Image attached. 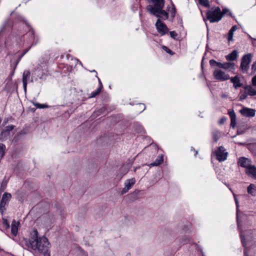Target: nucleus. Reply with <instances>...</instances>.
<instances>
[{"instance_id":"34","label":"nucleus","mask_w":256,"mask_h":256,"mask_svg":"<svg viewBox=\"0 0 256 256\" xmlns=\"http://www.w3.org/2000/svg\"><path fill=\"white\" fill-rule=\"evenodd\" d=\"M6 184H7V182L6 181H4V180L2 181V182L1 184V186L0 188V192H2L5 190L6 186Z\"/></svg>"},{"instance_id":"10","label":"nucleus","mask_w":256,"mask_h":256,"mask_svg":"<svg viewBox=\"0 0 256 256\" xmlns=\"http://www.w3.org/2000/svg\"><path fill=\"white\" fill-rule=\"evenodd\" d=\"M240 113L244 116L253 117L255 116V110L254 109L244 107L240 110Z\"/></svg>"},{"instance_id":"7","label":"nucleus","mask_w":256,"mask_h":256,"mask_svg":"<svg viewBox=\"0 0 256 256\" xmlns=\"http://www.w3.org/2000/svg\"><path fill=\"white\" fill-rule=\"evenodd\" d=\"M14 128L13 125H8L2 131L0 134V138L2 141L6 140L10 136V132Z\"/></svg>"},{"instance_id":"30","label":"nucleus","mask_w":256,"mask_h":256,"mask_svg":"<svg viewBox=\"0 0 256 256\" xmlns=\"http://www.w3.org/2000/svg\"><path fill=\"white\" fill-rule=\"evenodd\" d=\"M170 15L172 18H174L176 16V10L174 4L172 3V8L170 11Z\"/></svg>"},{"instance_id":"19","label":"nucleus","mask_w":256,"mask_h":256,"mask_svg":"<svg viewBox=\"0 0 256 256\" xmlns=\"http://www.w3.org/2000/svg\"><path fill=\"white\" fill-rule=\"evenodd\" d=\"M222 68L224 70H234V64L232 62H225L223 63Z\"/></svg>"},{"instance_id":"24","label":"nucleus","mask_w":256,"mask_h":256,"mask_svg":"<svg viewBox=\"0 0 256 256\" xmlns=\"http://www.w3.org/2000/svg\"><path fill=\"white\" fill-rule=\"evenodd\" d=\"M12 197V195L10 194L8 192H4L2 195V200L3 201H5L6 203L10 201V198Z\"/></svg>"},{"instance_id":"40","label":"nucleus","mask_w":256,"mask_h":256,"mask_svg":"<svg viewBox=\"0 0 256 256\" xmlns=\"http://www.w3.org/2000/svg\"><path fill=\"white\" fill-rule=\"evenodd\" d=\"M164 50H166V51L168 53V54H173V52H172L170 50L168 49L167 47H166V46H164Z\"/></svg>"},{"instance_id":"45","label":"nucleus","mask_w":256,"mask_h":256,"mask_svg":"<svg viewBox=\"0 0 256 256\" xmlns=\"http://www.w3.org/2000/svg\"><path fill=\"white\" fill-rule=\"evenodd\" d=\"M237 26L235 25L232 26L230 30L233 32H234L237 30Z\"/></svg>"},{"instance_id":"48","label":"nucleus","mask_w":256,"mask_h":256,"mask_svg":"<svg viewBox=\"0 0 256 256\" xmlns=\"http://www.w3.org/2000/svg\"><path fill=\"white\" fill-rule=\"evenodd\" d=\"M234 200H235V202H236V206L238 207V200H237V199L236 198H235Z\"/></svg>"},{"instance_id":"18","label":"nucleus","mask_w":256,"mask_h":256,"mask_svg":"<svg viewBox=\"0 0 256 256\" xmlns=\"http://www.w3.org/2000/svg\"><path fill=\"white\" fill-rule=\"evenodd\" d=\"M244 90L247 92L248 94L250 96H256V90L250 85L244 86Z\"/></svg>"},{"instance_id":"43","label":"nucleus","mask_w":256,"mask_h":256,"mask_svg":"<svg viewBox=\"0 0 256 256\" xmlns=\"http://www.w3.org/2000/svg\"><path fill=\"white\" fill-rule=\"evenodd\" d=\"M252 69L254 71H256V61L254 62V64L252 65Z\"/></svg>"},{"instance_id":"11","label":"nucleus","mask_w":256,"mask_h":256,"mask_svg":"<svg viewBox=\"0 0 256 256\" xmlns=\"http://www.w3.org/2000/svg\"><path fill=\"white\" fill-rule=\"evenodd\" d=\"M152 14L154 15L157 18H162L164 20H166L168 18V13L162 9H161L160 10H156Z\"/></svg>"},{"instance_id":"16","label":"nucleus","mask_w":256,"mask_h":256,"mask_svg":"<svg viewBox=\"0 0 256 256\" xmlns=\"http://www.w3.org/2000/svg\"><path fill=\"white\" fill-rule=\"evenodd\" d=\"M19 224L18 222H16V220H12L11 225V233L14 236L17 235Z\"/></svg>"},{"instance_id":"15","label":"nucleus","mask_w":256,"mask_h":256,"mask_svg":"<svg viewBox=\"0 0 256 256\" xmlns=\"http://www.w3.org/2000/svg\"><path fill=\"white\" fill-rule=\"evenodd\" d=\"M30 76V72L29 70H24L22 75V83L24 90H26L28 80Z\"/></svg>"},{"instance_id":"51","label":"nucleus","mask_w":256,"mask_h":256,"mask_svg":"<svg viewBox=\"0 0 256 256\" xmlns=\"http://www.w3.org/2000/svg\"><path fill=\"white\" fill-rule=\"evenodd\" d=\"M44 256H50V253L46 254Z\"/></svg>"},{"instance_id":"47","label":"nucleus","mask_w":256,"mask_h":256,"mask_svg":"<svg viewBox=\"0 0 256 256\" xmlns=\"http://www.w3.org/2000/svg\"><path fill=\"white\" fill-rule=\"evenodd\" d=\"M28 34H29L30 35L32 36H33V35L34 34V32L32 30L28 32Z\"/></svg>"},{"instance_id":"5","label":"nucleus","mask_w":256,"mask_h":256,"mask_svg":"<svg viewBox=\"0 0 256 256\" xmlns=\"http://www.w3.org/2000/svg\"><path fill=\"white\" fill-rule=\"evenodd\" d=\"M252 54H248L244 55L241 60L240 68L244 72H246L249 68V64L252 61Z\"/></svg>"},{"instance_id":"29","label":"nucleus","mask_w":256,"mask_h":256,"mask_svg":"<svg viewBox=\"0 0 256 256\" xmlns=\"http://www.w3.org/2000/svg\"><path fill=\"white\" fill-rule=\"evenodd\" d=\"M34 105L38 108H44L48 107V106L46 104H40L37 102L34 103Z\"/></svg>"},{"instance_id":"20","label":"nucleus","mask_w":256,"mask_h":256,"mask_svg":"<svg viewBox=\"0 0 256 256\" xmlns=\"http://www.w3.org/2000/svg\"><path fill=\"white\" fill-rule=\"evenodd\" d=\"M163 160H164L162 156H159L156 158V159L154 162L150 164L149 166L150 167L159 166L163 162Z\"/></svg>"},{"instance_id":"32","label":"nucleus","mask_w":256,"mask_h":256,"mask_svg":"<svg viewBox=\"0 0 256 256\" xmlns=\"http://www.w3.org/2000/svg\"><path fill=\"white\" fill-rule=\"evenodd\" d=\"M228 114L230 118V120H236V115L234 110L228 112Z\"/></svg>"},{"instance_id":"35","label":"nucleus","mask_w":256,"mask_h":256,"mask_svg":"<svg viewBox=\"0 0 256 256\" xmlns=\"http://www.w3.org/2000/svg\"><path fill=\"white\" fill-rule=\"evenodd\" d=\"M240 238H241V240H242V246H245L246 244V242L244 241V236H243L242 232L240 233Z\"/></svg>"},{"instance_id":"9","label":"nucleus","mask_w":256,"mask_h":256,"mask_svg":"<svg viewBox=\"0 0 256 256\" xmlns=\"http://www.w3.org/2000/svg\"><path fill=\"white\" fill-rule=\"evenodd\" d=\"M136 180L134 178L128 179L126 180L124 182V188L122 190V194H124L127 192L135 184Z\"/></svg>"},{"instance_id":"37","label":"nucleus","mask_w":256,"mask_h":256,"mask_svg":"<svg viewBox=\"0 0 256 256\" xmlns=\"http://www.w3.org/2000/svg\"><path fill=\"white\" fill-rule=\"evenodd\" d=\"M3 225L5 226L6 229L10 228V224L6 220H4L3 222Z\"/></svg>"},{"instance_id":"21","label":"nucleus","mask_w":256,"mask_h":256,"mask_svg":"<svg viewBox=\"0 0 256 256\" xmlns=\"http://www.w3.org/2000/svg\"><path fill=\"white\" fill-rule=\"evenodd\" d=\"M248 192L252 196L256 194V186L254 184H250L248 187Z\"/></svg>"},{"instance_id":"53","label":"nucleus","mask_w":256,"mask_h":256,"mask_svg":"<svg viewBox=\"0 0 256 256\" xmlns=\"http://www.w3.org/2000/svg\"><path fill=\"white\" fill-rule=\"evenodd\" d=\"M137 168H135L134 170V171L136 172Z\"/></svg>"},{"instance_id":"14","label":"nucleus","mask_w":256,"mask_h":256,"mask_svg":"<svg viewBox=\"0 0 256 256\" xmlns=\"http://www.w3.org/2000/svg\"><path fill=\"white\" fill-rule=\"evenodd\" d=\"M246 174L256 179V167L251 164L246 169Z\"/></svg>"},{"instance_id":"3","label":"nucleus","mask_w":256,"mask_h":256,"mask_svg":"<svg viewBox=\"0 0 256 256\" xmlns=\"http://www.w3.org/2000/svg\"><path fill=\"white\" fill-rule=\"evenodd\" d=\"M222 18V14L218 7H217L214 11H208L206 12V18L212 23L219 22Z\"/></svg>"},{"instance_id":"36","label":"nucleus","mask_w":256,"mask_h":256,"mask_svg":"<svg viewBox=\"0 0 256 256\" xmlns=\"http://www.w3.org/2000/svg\"><path fill=\"white\" fill-rule=\"evenodd\" d=\"M170 36L175 39L176 38V37L177 36L178 34H176V32H175V31H172V32H170Z\"/></svg>"},{"instance_id":"54","label":"nucleus","mask_w":256,"mask_h":256,"mask_svg":"<svg viewBox=\"0 0 256 256\" xmlns=\"http://www.w3.org/2000/svg\"><path fill=\"white\" fill-rule=\"evenodd\" d=\"M198 152L197 150H196V154H198Z\"/></svg>"},{"instance_id":"2","label":"nucleus","mask_w":256,"mask_h":256,"mask_svg":"<svg viewBox=\"0 0 256 256\" xmlns=\"http://www.w3.org/2000/svg\"><path fill=\"white\" fill-rule=\"evenodd\" d=\"M150 4L146 7L147 10L150 14L156 10H160L164 8V0H146Z\"/></svg>"},{"instance_id":"12","label":"nucleus","mask_w":256,"mask_h":256,"mask_svg":"<svg viewBox=\"0 0 256 256\" xmlns=\"http://www.w3.org/2000/svg\"><path fill=\"white\" fill-rule=\"evenodd\" d=\"M229 80L233 83V86L236 89L242 86V84L240 82V78L238 76L230 78Z\"/></svg>"},{"instance_id":"41","label":"nucleus","mask_w":256,"mask_h":256,"mask_svg":"<svg viewBox=\"0 0 256 256\" xmlns=\"http://www.w3.org/2000/svg\"><path fill=\"white\" fill-rule=\"evenodd\" d=\"M231 120V126L232 128H234L236 124V120Z\"/></svg>"},{"instance_id":"4","label":"nucleus","mask_w":256,"mask_h":256,"mask_svg":"<svg viewBox=\"0 0 256 256\" xmlns=\"http://www.w3.org/2000/svg\"><path fill=\"white\" fill-rule=\"evenodd\" d=\"M212 75L214 79L218 82H224L230 78L228 74L219 68L215 69L213 72Z\"/></svg>"},{"instance_id":"28","label":"nucleus","mask_w":256,"mask_h":256,"mask_svg":"<svg viewBox=\"0 0 256 256\" xmlns=\"http://www.w3.org/2000/svg\"><path fill=\"white\" fill-rule=\"evenodd\" d=\"M248 94H246V92H240L239 95V100L242 101L245 100L247 97Z\"/></svg>"},{"instance_id":"1","label":"nucleus","mask_w":256,"mask_h":256,"mask_svg":"<svg viewBox=\"0 0 256 256\" xmlns=\"http://www.w3.org/2000/svg\"><path fill=\"white\" fill-rule=\"evenodd\" d=\"M26 246L34 250H38L40 252L44 254L48 253L50 243L46 238L42 236L38 238V232L37 230H34L30 234L28 240H24Z\"/></svg>"},{"instance_id":"38","label":"nucleus","mask_w":256,"mask_h":256,"mask_svg":"<svg viewBox=\"0 0 256 256\" xmlns=\"http://www.w3.org/2000/svg\"><path fill=\"white\" fill-rule=\"evenodd\" d=\"M136 130L139 133H142L144 131L142 127L140 126H138Z\"/></svg>"},{"instance_id":"26","label":"nucleus","mask_w":256,"mask_h":256,"mask_svg":"<svg viewBox=\"0 0 256 256\" xmlns=\"http://www.w3.org/2000/svg\"><path fill=\"white\" fill-rule=\"evenodd\" d=\"M8 204L5 201H3L1 200V202H0V212L2 213V214H3L4 212L6 210L5 206Z\"/></svg>"},{"instance_id":"33","label":"nucleus","mask_w":256,"mask_h":256,"mask_svg":"<svg viewBox=\"0 0 256 256\" xmlns=\"http://www.w3.org/2000/svg\"><path fill=\"white\" fill-rule=\"evenodd\" d=\"M234 32L231 31L230 30H229L228 32V42H230L233 40Z\"/></svg>"},{"instance_id":"8","label":"nucleus","mask_w":256,"mask_h":256,"mask_svg":"<svg viewBox=\"0 0 256 256\" xmlns=\"http://www.w3.org/2000/svg\"><path fill=\"white\" fill-rule=\"evenodd\" d=\"M156 26L158 32L162 35L163 36L166 34L168 30V29L166 26L158 19L156 23Z\"/></svg>"},{"instance_id":"49","label":"nucleus","mask_w":256,"mask_h":256,"mask_svg":"<svg viewBox=\"0 0 256 256\" xmlns=\"http://www.w3.org/2000/svg\"><path fill=\"white\" fill-rule=\"evenodd\" d=\"M244 256H248V254H247V252H246V250H244Z\"/></svg>"},{"instance_id":"22","label":"nucleus","mask_w":256,"mask_h":256,"mask_svg":"<svg viewBox=\"0 0 256 256\" xmlns=\"http://www.w3.org/2000/svg\"><path fill=\"white\" fill-rule=\"evenodd\" d=\"M210 64L212 66H216L220 68H222L223 63L218 62L214 60H210Z\"/></svg>"},{"instance_id":"31","label":"nucleus","mask_w":256,"mask_h":256,"mask_svg":"<svg viewBox=\"0 0 256 256\" xmlns=\"http://www.w3.org/2000/svg\"><path fill=\"white\" fill-rule=\"evenodd\" d=\"M8 20H6L4 22V24L2 26L1 28L0 29V34L1 32H2L4 31V29L6 28L8 24Z\"/></svg>"},{"instance_id":"55","label":"nucleus","mask_w":256,"mask_h":256,"mask_svg":"<svg viewBox=\"0 0 256 256\" xmlns=\"http://www.w3.org/2000/svg\"><path fill=\"white\" fill-rule=\"evenodd\" d=\"M238 226H239V224H238Z\"/></svg>"},{"instance_id":"52","label":"nucleus","mask_w":256,"mask_h":256,"mask_svg":"<svg viewBox=\"0 0 256 256\" xmlns=\"http://www.w3.org/2000/svg\"><path fill=\"white\" fill-rule=\"evenodd\" d=\"M191 150H194V151H195V150H194V148L192 147V148H191Z\"/></svg>"},{"instance_id":"50","label":"nucleus","mask_w":256,"mask_h":256,"mask_svg":"<svg viewBox=\"0 0 256 256\" xmlns=\"http://www.w3.org/2000/svg\"><path fill=\"white\" fill-rule=\"evenodd\" d=\"M98 82H99V83H100V86H101V84L102 85V82H100V80L99 78H98Z\"/></svg>"},{"instance_id":"25","label":"nucleus","mask_w":256,"mask_h":256,"mask_svg":"<svg viewBox=\"0 0 256 256\" xmlns=\"http://www.w3.org/2000/svg\"><path fill=\"white\" fill-rule=\"evenodd\" d=\"M102 85L101 84V86H100L95 91L92 92L91 94L90 98H94L96 96L100 94V93L101 92L102 88Z\"/></svg>"},{"instance_id":"6","label":"nucleus","mask_w":256,"mask_h":256,"mask_svg":"<svg viewBox=\"0 0 256 256\" xmlns=\"http://www.w3.org/2000/svg\"><path fill=\"white\" fill-rule=\"evenodd\" d=\"M226 150L223 146H220L216 150V155L217 160L219 162H223L225 160L228 156V152H226Z\"/></svg>"},{"instance_id":"27","label":"nucleus","mask_w":256,"mask_h":256,"mask_svg":"<svg viewBox=\"0 0 256 256\" xmlns=\"http://www.w3.org/2000/svg\"><path fill=\"white\" fill-rule=\"evenodd\" d=\"M199 2L201 5H202L206 7L210 6V4L208 0H199Z\"/></svg>"},{"instance_id":"23","label":"nucleus","mask_w":256,"mask_h":256,"mask_svg":"<svg viewBox=\"0 0 256 256\" xmlns=\"http://www.w3.org/2000/svg\"><path fill=\"white\" fill-rule=\"evenodd\" d=\"M214 140L216 142L220 136V132L218 130H214L212 132Z\"/></svg>"},{"instance_id":"46","label":"nucleus","mask_w":256,"mask_h":256,"mask_svg":"<svg viewBox=\"0 0 256 256\" xmlns=\"http://www.w3.org/2000/svg\"><path fill=\"white\" fill-rule=\"evenodd\" d=\"M139 106L142 107L140 109L142 110V112L144 111L145 110V106L144 104H140Z\"/></svg>"},{"instance_id":"56","label":"nucleus","mask_w":256,"mask_h":256,"mask_svg":"<svg viewBox=\"0 0 256 256\" xmlns=\"http://www.w3.org/2000/svg\"><path fill=\"white\" fill-rule=\"evenodd\" d=\"M1 250H2V249L0 248V251H1Z\"/></svg>"},{"instance_id":"17","label":"nucleus","mask_w":256,"mask_h":256,"mask_svg":"<svg viewBox=\"0 0 256 256\" xmlns=\"http://www.w3.org/2000/svg\"><path fill=\"white\" fill-rule=\"evenodd\" d=\"M238 58V52L236 50H233L230 54L226 56V58L228 61L235 60Z\"/></svg>"},{"instance_id":"44","label":"nucleus","mask_w":256,"mask_h":256,"mask_svg":"<svg viewBox=\"0 0 256 256\" xmlns=\"http://www.w3.org/2000/svg\"><path fill=\"white\" fill-rule=\"evenodd\" d=\"M252 82L254 86H256V75L252 78Z\"/></svg>"},{"instance_id":"39","label":"nucleus","mask_w":256,"mask_h":256,"mask_svg":"<svg viewBox=\"0 0 256 256\" xmlns=\"http://www.w3.org/2000/svg\"><path fill=\"white\" fill-rule=\"evenodd\" d=\"M226 118L224 117H222L220 118V120H219V124H223L226 120Z\"/></svg>"},{"instance_id":"13","label":"nucleus","mask_w":256,"mask_h":256,"mask_svg":"<svg viewBox=\"0 0 256 256\" xmlns=\"http://www.w3.org/2000/svg\"><path fill=\"white\" fill-rule=\"evenodd\" d=\"M238 164L246 169L250 165V161L247 158L241 157L238 160Z\"/></svg>"},{"instance_id":"42","label":"nucleus","mask_w":256,"mask_h":256,"mask_svg":"<svg viewBox=\"0 0 256 256\" xmlns=\"http://www.w3.org/2000/svg\"><path fill=\"white\" fill-rule=\"evenodd\" d=\"M229 12V10L227 8H224L222 10V16L227 14V12Z\"/></svg>"}]
</instances>
